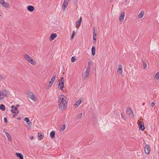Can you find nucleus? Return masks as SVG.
Returning <instances> with one entry per match:
<instances>
[{"label": "nucleus", "instance_id": "nucleus-1", "mask_svg": "<svg viewBox=\"0 0 159 159\" xmlns=\"http://www.w3.org/2000/svg\"><path fill=\"white\" fill-rule=\"evenodd\" d=\"M66 97L63 95H60L58 97L59 107L61 110H64L67 107V103L66 100Z\"/></svg>", "mask_w": 159, "mask_h": 159}, {"label": "nucleus", "instance_id": "nucleus-2", "mask_svg": "<svg viewBox=\"0 0 159 159\" xmlns=\"http://www.w3.org/2000/svg\"><path fill=\"white\" fill-rule=\"evenodd\" d=\"M24 58L26 61L32 65H36V63L35 60L28 55L25 54L24 55Z\"/></svg>", "mask_w": 159, "mask_h": 159}, {"label": "nucleus", "instance_id": "nucleus-3", "mask_svg": "<svg viewBox=\"0 0 159 159\" xmlns=\"http://www.w3.org/2000/svg\"><path fill=\"white\" fill-rule=\"evenodd\" d=\"M9 95V92L6 90H2L0 92V100L6 97Z\"/></svg>", "mask_w": 159, "mask_h": 159}, {"label": "nucleus", "instance_id": "nucleus-4", "mask_svg": "<svg viewBox=\"0 0 159 159\" xmlns=\"http://www.w3.org/2000/svg\"><path fill=\"white\" fill-rule=\"evenodd\" d=\"M90 70V67L89 66H87L84 74L83 75V79L84 80H85L89 76Z\"/></svg>", "mask_w": 159, "mask_h": 159}, {"label": "nucleus", "instance_id": "nucleus-5", "mask_svg": "<svg viewBox=\"0 0 159 159\" xmlns=\"http://www.w3.org/2000/svg\"><path fill=\"white\" fill-rule=\"evenodd\" d=\"M61 80L59 81L58 88L60 90H62L64 87V79L63 77L60 78Z\"/></svg>", "mask_w": 159, "mask_h": 159}, {"label": "nucleus", "instance_id": "nucleus-6", "mask_svg": "<svg viewBox=\"0 0 159 159\" xmlns=\"http://www.w3.org/2000/svg\"><path fill=\"white\" fill-rule=\"evenodd\" d=\"M126 113L127 115L133 118L134 117V115L133 113V111L130 108H128L126 111Z\"/></svg>", "mask_w": 159, "mask_h": 159}, {"label": "nucleus", "instance_id": "nucleus-7", "mask_svg": "<svg viewBox=\"0 0 159 159\" xmlns=\"http://www.w3.org/2000/svg\"><path fill=\"white\" fill-rule=\"evenodd\" d=\"M138 125L139 126V129L141 130H143L145 129V127L144 126V124L143 121H138Z\"/></svg>", "mask_w": 159, "mask_h": 159}, {"label": "nucleus", "instance_id": "nucleus-8", "mask_svg": "<svg viewBox=\"0 0 159 159\" xmlns=\"http://www.w3.org/2000/svg\"><path fill=\"white\" fill-rule=\"evenodd\" d=\"M28 97L34 101H36V99L35 95L32 92H30L28 94Z\"/></svg>", "mask_w": 159, "mask_h": 159}, {"label": "nucleus", "instance_id": "nucleus-9", "mask_svg": "<svg viewBox=\"0 0 159 159\" xmlns=\"http://www.w3.org/2000/svg\"><path fill=\"white\" fill-rule=\"evenodd\" d=\"M144 151L145 153L147 154H149L150 151V148L149 145L147 144H146L145 148Z\"/></svg>", "mask_w": 159, "mask_h": 159}, {"label": "nucleus", "instance_id": "nucleus-10", "mask_svg": "<svg viewBox=\"0 0 159 159\" xmlns=\"http://www.w3.org/2000/svg\"><path fill=\"white\" fill-rule=\"evenodd\" d=\"M56 78V75H54L52 78L51 81L49 82V84L48 86V88H50L52 85L53 82L55 80Z\"/></svg>", "mask_w": 159, "mask_h": 159}, {"label": "nucleus", "instance_id": "nucleus-11", "mask_svg": "<svg viewBox=\"0 0 159 159\" xmlns=\"http://www.w3.org/2000/svg\"><path fill=\"white\" fill-rule=\"evenodd\" d=\"M12 109L11 110V112L13 113H18L19 111L18 110L17 108L15 107V106L12 105L11 106Z\"/></svg>", "mask_w": 159, "mask_h": 159}, {"label": "nucleus", "instance_id": "nucleus-12", "mask_svg": "<svg viewBox=\"0 0 159 159\" xmlns=\"http://www.w3.org/2000/svg\"><path fill=\"white\" fill-rule=\"evenodd\" d=\"M122 66L121 64H120L118 66V70H117V73L122 74Z\"/></svg>", "mask_w": 159, "mask_h": 159}, {"label": "nucleus", "instance_id": "nucleus-13", "mask_svg": "<svg viewBox=\"0 0 159 159\" xmlns=\"http://www.w3.org/2000/svg\"><path fill=\"white\" fill-rule=\"evenodd\" d=\"M125 15V13L124 12H122L121 14L119 17V20L120 22L123 21Z\"/></svg>", "mask_w": 159, "mask_h": 159}, {"label": "nucleus", "instance_id": "nucleus-14", "mask_svg": "<svg viewBox=\"0 0 159 159\" xmlns=\"http://www.w3.org/2000/svg\"><path fill=\"white\" fill-rule=\"evenodd\" d=\"M0 4L2 5L4 7H5L6 8H7L9 7V4L5 2L4 0H3V1H2Z\"/></svg>", "mask_w": 159, "mask_h": 159}, {"label": "nucleus", "instance_id": "nucleus-15", "mask_svg": "<svg viewBox=\"0 0 159 159\" xmlns=\"http://www.w3.org/2000/svg\"><path fill=\"white\" fill-rule=\"evenodd\" d=\"M27 9L29 11L32 12L34 10V7L33 6L29 5L27 7Z\"/></svg>", "mask_w": 159, "mask_h": 159}, {"label": "nucleus", "instance_id": "nucleus-16", "mask_svg": "<svg viewBox=\"0 0 159 159\" xmlns=\"http://www.w3.org/2000/svg\"><path fill=\"white\" fill-rule=\"evenodd\" d=\"M93 39L95 42H96V39H97V33L95 32V30L94 28H93Z\"/></svg>", "mask_w": 159, "mask_h": 159}, {"label": "nucleus", "instance_id": "nucleus-17", "mask_svg": "<svg viewBox=\"0 0 159 159\" xmlns=\"http://www.w3.org/2000/svg\"><path fill=\"white\" fill-rule=\"evenodd\" d=\"M81 102L82 100H81V99H80L75 102L74 105L76 106L77 107H78L81 104Z\"/></svg>", "mask_w": 159, "mask_h": 159}, {"label": "nucleus", "instance_id": "nucleus-18", "mask_svg": "<svg viewBox=\"0 0 159 159\" xmlns=\"http://www.w3.org/2000/svg\"><path fill=\"white\" fill-rule=\"evenodd\" d=\"M16 155L17 157H19L20 159H23V156L22 154L19 153H16Z\"/></svg>", "mask_w": 159, "mask_h": 159}, {"label": "nucleus", "instance_id": "nucleus-19", "mask_svg": "<svg viewBox=\"0 0 159 159\" xmlns=\"http://www.w3.org/2000/svg\"><path fill=\"white\" fill-rule=\"evenodd\" d=\"M55 132L54 131H53L51 132L50 136L52 139H53L55 138Z\"/></svg>", "mask_w": 159, "mask_h": 159}, {"label": "nucleus", "instance_id": "nucleus-20", "mask_svg": "<svg viewBox=\"0 0 159 159\" xmlns=\"http://www.w3.org/2000/svg\"><path fill=\"white\" fill-rule=\"evenodd\" d=\"M95 47L94 46H93L91 49L92 54L93 56H94L95 55Z\"/></svg>", "mask_w": 159, "mask_h": 159}, {"label": "nucleus", "instance_id": "nucleus-21", "mask_svg": "<svg viewBox=\"0 0 159 159\" xmlns=\"http://www.w3.org/2000/svg\"><path fill=\"white\" fill-rule=\"evenodd\" d=\"M144 14V11H141V12L139 13V15H138V17L139 18H142Z\"/></svg>", "mask_w": 159, "mask_h": 159}, {"label": "nucleus", "instance_id": "nucleus-22", "mask_svg": "<svg viewBox=\"0 0 159 159\" xmlns=\"http://www.w3.org/2000/svg\"><path fill=\"white\" fill-rule=\"evenodd\" d=\"M57 36V35L56 34H53L51 35V38L52 40L54 39Z\"/></svg>", "mask_w": 159, "mask_h": 159}, {"label": "nucleus", "instance_id": "nucleus-23", "mask_svg": "<svg viewBox=\"0 0 159 159\" xmlns=\"http://www.w3.org/2000/svg\"><path fill=\"white\" fill-rule=\"evenodd\" d=\"M65 127L66 126L65 124L63 125H62L60 129V131L61 132L64 130L65 129Z\"/></svg>", "mask_w": 159, "mask_h": 159}, {"label": "nucleus", "instance_id": "nucleus-24", "mask_svg": "<svg viewBox=\"0 0 159 159\" xmlns=\"http://www.w3.org/2000/svg\"><path fill=\"white\" fill-rule=\"evenodd\" d=\"M76 28H78L79 26L80 25L81 23L80 22V21H76Z\"/></svg>", "mask_w": 159, "mask_h": 159}, {"label": "nucleus", "instance_id": "nucleus-25", "mask_svg": "<svg viewBox=\"0 0 159 159\" xmlns=\"http://www.w3.org/2000/svg\"><path fill=\"white\" fill-rule=\"evenodd\" d=\"M38 135L40 139H43L44 136L43 134H41L39 133H38Z\"/></svg>", "mask_w": 159, "mask_h": 159}, {"label": "nucleus", "instance_id": "nucleus-26", "mask_svg": "<svg viewBox=\"0 0 159 159\" xmlns=\"http://www.w3.org/2000/svg\"><path fill=\"white\" fill-rule=\"evenodd\" d=\"M5 106L3 104H1L0 105V109L2 111L5 110Z\"/></svg>", "mask_w": 159, "mask_h": 159}, {"label": "nucleus", "instance_id": "nucleus-27", "mask_svg": "<svg viewBox=\"0 0 159 159\" xmlns=\"http://www.w3.org/2000/svg\"><path fill=\"white\" fill-rule=\"evenodd\" d=\"M143 68L144 69H145L147 67V63L145 62L144 60H143Z\"/></svg>", "mask_w": 159, "mask_h": 159}, {"label": "nucleus", "instance_id": "nucleus-28", "mask_svg": "<svg viewBox=\"0 0 159 159\" xmlns=\"http://www.w3.org/2000/svg\"><path fill=\"white\" fill-rule=\"evenodd\" d=\"M68 5L64 4H63L62 6V9L63 11H64L66 8L67 6Z\"/></svg>", "mask_w": 159, "mask_h": 159}, {"label": "nucleus", "instance_id": "nucleus-29", "mask_svg": "<svg viewBox=\"0 0 159 159\" xmlns=\"http://www.w3.org/2000/svg\"><path fill=\"white\" fill-rule=\"evenodd\" d=\"M6 135V136H7V138L8 139H10L11 138V136L7 132H6L5 133Z\"/></svg>", "mask_w": 159, "mask_h": 159}, {"label": "nucleus", "instance_id": "nucleus-30", "mask_svg": "<svg viewBox=\"0 0 159 159\" xmlns=\"http://www.w3.org/2000/svg\"><path fill=\"white\" fill-rule=\"evenodd\" d=\"M6 78V77L4 76L3 75H0V80H3L5 79Z\"/></svg>", "mask_w": 159, "mask_h": 159}, {"label": "nucleus", "instance_id": "nucleus-31", "mask_svg": "<svg viewBox=\"0 0 159 159\" xmlns=\"http://www.w3.org/2000/svg\"><path fill=\"white\" fill-rule=\"evenodd\" d=\"M155 78L157 80L159 79V72H157L155 75Z\"/></svg>", "mask_w": 159, "mask_h": 159}, {"label": "nucleus", "instance_id": "nucleus-32", "mask_svg": "<svg viewBox=\"0 0 159 159\" xmlns=\"http://www.w3.org/2000/svg\"><path fill=\"white\" fill-rule=\"evenodd\" d=\"M31 125H32V123L30 121L28 123H27V124L26 125V126L27 127H28L29 126L30 127V128H31Z\"/></svg>", "mask_w": 159, "mask_h": 159}, {"label": "nucleus", "instance_id": "nucleus-33", "mask_svg": "<svg viewBox=\"0 0 159 159\" xmlns=\"http://www.w3.org/2000/svg\"><path fill=\"white\" fill-rule=\"evenodd\" d=\"M69 0H64L63 4L68 5L69 3Z\"/></svg>", "mask_w": 159, "mask_h": 159}, {"label": "nucleus", "instance_id": "nucleus-34", "mask_svg": "<svg viewBox=\"0 0 159 159\" xmlns=\"http://www.w3.org/2000/svg\"><path fill=\"white\" fill-rule=\"evenodd\" d=\"M24 120L26 121L27 123H28L30 121L29 120V119L28 117H25L24 119Z\"/></svg>", "mask_w": 159, "mask_h": 159}, {"label": "nucleus", "instance_id": "nucleus-35", "mask_svg": "<svg viewBox=\"0 0 159 159\" xmlns=\"http://www.w3.org/2000/svg\"><path fill=\"white\" fill-rule=\"evenodd\" d=\"M82 113H80L78 116V119H80V118L82 116Z\"/></svg>", "mask_w": 159, "mask_h": 159}, {"label": "nucleus", "instance_id": "nucleus-36", "mask_svg": "<svg viewBox=\"0 0 159 159\" xmlns=\"http://www.w3.org/2000/svg\"><path fill=\"white\" fill-rule=\"evenodd\" d=\"M71 61L72 62H73L75 61V57H72L71 58Z\"/></svg>", "mask_w": 159, "mask_h": 159}, {"label": "nucleus", "instance_id": "nucleus-37", "mask_svg": "<svg viewBox=\"0 0 159 159\" xmlns=\"http://www.w3.org/2000/svg\"><path fill=\"white\" fill-rule=\"evenodd\" d=\"M4 122L5 123H7V118L6 117H4Z\"/></svg>", "mask_w": 159, "mask_h": 159}, {"label": "nucleus", "instance_id": "nucleus-38", "mask_svg": "<svg viewBox=\"0 0 159 159\" xmlns=\"http://www.w3.org/2000/svg\"><path fill=\"white\" fill-rule=\"evenodd\" d=\"M121 116H122V118L124 120H126V117H125V116H123L122 115H121Z\"/></svg>", "mask_w": 159, "mask_h": 159}, {"label": "nucleus", "instance_id": "nucleus-39", "mask_svg": "<svg viewBox=\"0 0 159 159\" xmlns=\"http://www.w3.org/2000/svg\"><path fill=\"white\" fill-rule=\"evenodd\" d=\"M155 105V103L154 102H152L151 103V106L152 107H153Z\"/></svg>", "mask_w": 159, "mask_h": 159}, {"label": "nucleus", "instance_id": "nucleus-40", "mask_svg": "<svg viewBox=\"0 0 159 159\" xmlns=\"http://www.w3.org/2000/svg\"><path fill=\"white\" fill-rule=\"evenodd\" d=\"M78 1V0H73L74 2L75 3V4H76L77 3Z\"/></svg>", "mask_w": 159, "mask_h": 159}, {"label": "nucleus", "instance_id": "nucleus-41", "mask_svg": "<svg viewBox=\"0 0 159 159\" xmlns=\"http://www.w3.org/2000/svg\"><path fill=\"white\" fill-rule=\"evenodd\" d=\"M74 34H72L71 36V39H72L74 37Z\"/></svg>", "mask_w": 159, "mask_h": 159}, {"label": "nucleus", "instance_id": "nucleus-42", "mask_svg": "<svg viewBox=\"0 0 159 159\" xmlns=\"http://www.w3.org/2000/svg\"><path fill=\"white\" fill-rule=\"evenodd\" d=\"M82 18H81V17H80V19H79V20H78V21H80V22L81 23V22H82Z\"/></svg>", "mask_w": 159, "mask_h": 159}, {"label": "nucleus", "instance_id": "nucleus-43", "mask_svg": "<svg viewBox=\"0 0 159 159\" xmlns=\"http://www.w3.org/2000/svg\"><path fill=\"white\" fill-rule=\"evenodd\" d=\"M30 137L31 139H33L34 138V137L32 136H30Z\"/></svg>", "mask_w": 159, "mask_h": 159}, {"label": "nucleus", "instance_id": "nucleus-44", "mask_svg": "<svg viewBox=\"0 0 159 159\" xmlns=\"http://www.w3.org/2000/svg\"><path fill=\"white\" fill-rule=\"evenodd\" d=\"M19 105H16V106H15V107H17H17L19 106Z\"/></svg>", "mask_w": 159, "mask_h": 159}, {"label": "nucleus", "instance_id": "nucleus-45", "mask_svg": "<svg viewBox=\"0 0 159 159\" xmlns=\"http://www.w3.org/2000/svg\"><path fill=\"white\" fill-rule=\"evenodd\" d=\"M3 0H0V3L2 2V1H3Z\"/></svg>", "mask_w": 159, "mask_h": 159}, {"label": "nucleus", "instance_id": "nucleus-46", "mask_svg": "<svg viewBox=\"0 0 159 159\" xmlns=\"http://www.w3.org/2000/svg\"><path fill=\"white\" fill-rule=\"evenodd\" d=\"M112 1H113V0H110V2H112Z\"/></svg>", "mask_w": 159, "mask_h": 159}, {"label": "nucleus", "instance_id": "nucleus-47", "mask_svg": "<svg viewBox=\"0 0 159 159\" xmlns=\"http://www.w3.org/2000/svg\"><path fill=\"white\" fill-rule=\"evenodd\" d=\"M15 116H16V115L15 114H14L13 115V117H15Z\"/></svg>", "mask_w": 159, "mask_h": 159}, {"label": "nucleus", "instance_id": "nucleus-48", "mask_svg": "<svg viewBox=\"0 0 159 159\" xmlns=\"http://www.w3.org/2000/svg\"><path fill=\"white\" fill-rule=\"evenodd\" d=\"M72 34H75V31H73L72 32Z\"/></svg>", "mask_w": 159, "mask_h": 159}, {"label": "nucleus", "instance_id": "nucleus-49", "mask_svg": "<svg viewBox=\"0 0 159 159\" xmlns=\"http://www.w3.org/2000/svg\"><path fill=\"white\" fill-rule=\"evenodd\" d=\"M18 119H19V120H20V118L19 117L18 118Z\"/></svg>", "mask_w": 159, "mask_h": 159}, {"label": "nucleus", "instance_id": "nucleus-50", "mask_svg": "<svg viewBox=\"0 0 159 159\" xmlns=\"http://www.w3.org/2000/svg\"><path fill=\"white\" fill-rule=\"evenodd\" d=\"M1 16V13H0V16Z\"/></svg>", "mask_w": 159, "mask_h": 159}, {"label": "nucleus", "instance_id": "nucleus-51", "mask_svg": "<svg viewBox=\"0 0 159 159\" xmlns=\"http://www.w3.org/2000/svg\"><path fill=\"white\" fill-rule=\"evenodd\" d=\"M144 103H143V105H144Z\"/></svg>", "mask_w": 159, "mask_h": 159}, {"label": "nucleus", "instance_id": "nucleus-52", "mask_svg": "<svg viewBox=\"0 0 159 159\" xmlns=\"http://www.w3.org/2000/svg\"><path fill=\"white\" fill-rule=\"evenodd\" d=\"M127 0H125V2H127Z\"/></svg>", "mask_w": 159, "mask_h": 159}]
</instances>
